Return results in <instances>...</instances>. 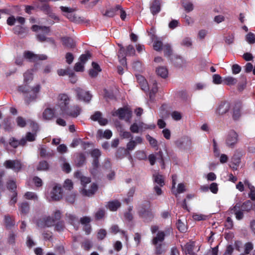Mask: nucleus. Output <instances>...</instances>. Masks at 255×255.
Returning <instances> with one entry per match:
<instances>
[{
	"mask_svg": "<svg viewBox=\"0 0 255 255\" xmlns=\"http://www.w3.org/2000/svg\"><path fill=\"white\" fill-rule=\"evenodd\" d=\"M253 208L252 202L250 200H247L242 203L238 202L232 208H230L232 214L235 215L238 220H241L244 218V212H249Z\"/></svg>",
	"mask_w": 255,
	"mask_h": 255,
	"instance_id": "obj_1",
	"label": "nucleus"
},
{
	"mask_svg": "<svg viewBox=\"0 0 255 255\" xmlns=\"http://www.w3.org/2000/svg\"><path fill=\"white\" fill-rule=\"evenodd\" d=\"M41 86L36 84L32 88L28 85L23 84L19 86L18 91L26 95V100L28 102L35 100L38 97V94L40 91Z\"/></svg>",
	"mask_w": 255,
	"mask_h": 255,
	"instance_id": "obj_2",
	"label": "nucleus"
},
{
	"mask_svg": "<svg viewBox=\"0 0 255 255\" xmlns=\"http://www.w3.org/2000/svg\"><path fill=\"white\" fill-rule=\"evenodd\" d=\"M90 154L93 160L89 171L91 175L96 178L100 174L99 158L101 155V152L99 149L95 148L91 151Z\"/></svg>",
	"mask_w": 255,
	"mask_h": 255,
	"instance_id": "obj_3",
	"label": "nucleus"
},
{
	"mask_svg": "<svg viewBox=\"0 0 255 255\" xmlns=\"http://www.w3.org/2000/svg\"><path fill=\"white\" fill-rule=\"evenodd\" d=\"M173 229L171 224L160 231V250L163 247H168L173 240Z\"/></svg>",
	"mask_w": 255,
	"mask_h": 255,
	"instance_id": "obj_4",
	"label": "nucleus"
},
{
	"mask_svg": "<svg viewBox=\"0 0 255 255\" xmlns=\"http://www.w3.org/2000/svg\"><path fill=\"white\" fill-rule=\"evenodd\" d=\"M138 213L140 217L142 218L145 222L150 221L153 218L150 209V203L147 201H145L139 206Z\"/></svg>",
	"mask_w": 255,
	"mask_h": 255,
	"instance_id": "obj_5",
	"label": "nucleus"
},
{
	"mask_svg": "<svg viewBox=\"0 0 255 255\" xmlns=\"http://www.w3.org/2000/svg\"><path fill=\"white\" fill-rule=\"evenodd\" d=\"M81 183L83 186L82 194L85 196H92L97 191L98 187L96 183H93L90 186V189H87V184L91 182V178L86 176H83L81 179Z\"/></svg>",
	"mask_w": 255,
	"mask_h": 255,
	"instance_id": "obj_6",
	"label": "nucleus"
},
{
	"mask_svg": "<svg viewBox=\"0 0 255 255\" xmlns=\"http://www.w3.org/2000/svg\"><path fill=\"white\" fill-rule=\"evenodd\" d=\"M31 29L37 33L36 37L40 42H44L51 40V39L46 37V35L50 32L49 27L33 25Z\"/></svg>",
	"mask_w": 255,
	"mask_h": 255,
	"instance_id": "obj_7",
	"label": "nucleus"
},
{
	"mask_svg": "<svg viewBox=\"0 0 255 255\" xmlns=\"http://www.w3.org/2000/svg\"><path fill=\"white\" fill-rule=\"evenodd\" d=\"M131 111L128 108H120L113 112V116H118L121 119L128 121L131 117Z\"/></svg>",
	"mask_w": 255,
	"mask_h": 255,
	"instance_id": "obj_8",
	"label": "nucleus"
},
{
	"mask_svg": "<svg viewBox=\"0 0 255 255\" xmlns=\"http://www.w3.org/2000/svg\"><path fill=\"white\" fill-rule=\"evenodd\" d=\"M3 165L6 168L11 169L15 172H19L22 168L21 163L18 160H7Z\"/></svg>",
	"mask_w": 255,
	"mask_h": 255,
	"instance_id": "obj_9",
	"label": "nucleus"
},
{
	"mask_svg": "<svg viewBox=\"0 0 255 255\" xmlns=\"http://www.w3.org/2000/svg\"><path fill=\"white\" fill-rule=\"evenodd\" d=\"M24 57L31 62H36L38 60H46L47 58V56L44 54H35L33 52L26 51L23 53Z\"/></svg>",
	"mask_w": 255,
	"mask_h": 255,
	"instance_id": "obj_10",
	"label": "nucleus"
},
{
	"mask_svg": "<svg viewBox=\"0 0 255 255\" xmlns=\"http://www.w3.org/2000/svg\"><path fill=\"white\" fill-rule=\"evenodd\" d=\"M175 144L179 148L188 149L191 146L192 141L189 137L184 136L177 140Z\"/></svg>",
	"mask_w": 255,
	"mask_h": 255,
	"instance_id": "obj_11",
	"label": "nucleus"
},
{
	"mask_svg": "<svg viewBox=\"0 0 255 255\" xmlns=\"http://www.w3.org/2000/svg\"><path fill=\"white\" fill-rule=\"evenodd\" d=\"M59 106L62 112L64 113L70 107L69 106L70 99L69 96L64 94H60L59 96Z\"/></svg>",
	"mask_w": 255,
	"mask_h": 255,
	"instance_id": "obj_12",
	"label": "nucleus"
},
{
	"mask_svg": "<svg viewBox=\"0 0 255 255\" xmlns=\"http://www.w3.org/2000/svg\"><path fill=\"white\" fill-rule=\"evenodd\" d=\"M63 196V191L61 186L56 184L51 192V198L53 201L60 200Z\"/></svg>",
	"mask_w": 255,
	"mask_h": 255,
	"instance_id": "obj_13",
	"label": "nucleus"
},
{
	"mask_svg": "<svg viewBox=\"0 0 255 255\" xmlns=\"http://www.w3.org/2000/svg\"><path fill=\"white\" fill-rule=\"evenodd\" d=\"M238 141V134L233 130H231L227 135L226 143L228 146L233 148Z\"/></svg>",
	"mask_w": 255,
	"mask_h": 255,
	"instance_id": "obj_14",
	"label": "nucleus"
},
{
	"mask_svg": "<svg viewBox=\"0 0 255 255\" xmlns=\"http://www.w3.org/2000/svg\"><path fill=\"white\" fill-rule=\"evenodd\" d=\"M81 112V108L77 105H74L69 107L63 114L73 118H76L80 114Z\"/></svg>",
	"mask_w": 255,
	"mask_h": 255,
	"instance_id": "obj_15",
	"label": "nucleus"
},
{
	"mask_svg": "<svg viewBox=\"0 0 255 255\" xmlns=\"http://www.w3.org/2000/svg\"><path fill=\"white\" fill-rule=\"evenodd\" d=\"M76 92L78 98L85 102H89L92 98V96L89 93V92L85 91L81 88H77Z\"/></svg>",
	"mask_w": 255,
	"mask_h": 255,
	"instance_id": "obj_16",
	"label": "nucleus"
},
{
	"mask_svg": "<svg viewBox=\"0 0 255 255\" xmlns=\"http://www.w3.org/2000/svg\"><path fill=\"white\" fill-rule=\"evenodd\" d=\"M230 108V104L227 102H222L216 110V114L223 115L227 113Z\"/></svg>",
	"mask_w": 255,
	"mask_h": 255,
	"instance_id": "obj_17",
	"label": "nucleus"
},
{
	"mask_svg": "<svg viewBox=\"0 0 255 255\" xmlns=\"http://www.w3.org/2000/svg\"><path fill=\"white\" fill-rule=\"evenodd\" d=\"M91 118L93 121H98L102 126H106L108 122V120L103 118L102 113L98 111L95 112L94 114L91 116Z\"/></svg>",
	"mask_w": 255,
	"mask_h": 255,
	"instance_id": "obj_18",
	"label": "nucleus"
},
{
	"mask_svg": "<svg viewBox=\"0 0 255 255\" xmlns=\"http://www.w3.org/2000/svg\"><path fill=\"white\" fill-rule=\"evenodd\" d=\"M55 112L54 109L47 108L43 112L41 118L44 121H50L53 118Z\"/></svg>",
	"mask_w": 255,
	"mask_h": 255,
	"instance_id": "obj_19",
	"label": "nucleus"
},
{
	"mask_svg": "<svg viewBox=\"0 0 255 255\" xmlns=\"http://www.w3.org/2000/svg\"><path fill=\"white\" fill-rule=\"evenodd\" d=\"M8 143L11 147L16 148L19 145H25L26 144V140L24 137L22 138L20 140H18L15 137H11L9 139Z\"/></svg>",
	"mask_w": 255,
	"mask_h": 255,
	"instance_id": "obj_20",
	"label": "nucleus"
},
{
	"mask_svg": "<svg viewBox=\"0 0 255 255\" xmlns=\"http://www.w3.org/2000/svg\"><path fill=\"white\" fill-rule=\"evenodd\" d=\"M16 122L17 125L21 127H24L26 126L27 124L30 127H35L37 126V123L30 120H29L27 121V122H26L25 120L21 117H18L17 118Z\"/></svg>",
	"mask_w": 255,
	"mask_h": 255,
	"instance_id": "obj_21",
	"label": "nucleus"
},
{
	"mask_svg": "<svg viewBox=\"0 0 255 255\" xmlns=\"http://www.w3.org/2000/svg\"><path fill=\"white\" fill-rule=\"evenodd\" d=\"M176 228L181 233H186L187 231L188 227L186 220H181L179 218L176 223Z\"/></svg>",
	"mask_w": 255,
	"mask_h": 255,
	"instance_id": "obj_22",
	"label": "nucleus"
},
{
	"mask_svg": "<svg viewBox=\"0 0 255 255\" xmlns=\"http://www.w3.org/2000/svg\"><path fill=\"white\" fill-rule=\"evenodd\" d=\"M60 8L63 12L66 13L65 15L68 19L71 21L75 20V17L73 13L75 11L74 8L66 6H61Z\"/></svg>",
	"mask_w": 255,
	"mask_h": 255,
	"instance_id": "obj_23",
	"label": "nucleus"
},
{
	"mask_svg": "<svg viewBox=\"0 0 255 255\" xmlns=\"http://www.w3.org/2000/svg\"><path fill=\"white\" fill-rule=\"evenodd\" d=\"M160 50L163 52L164 55L169 57L172 54L173 51L170 44L166 43L163 44L160 42Z\"/></svg>",
	"mask_w": 255,
	"mask_h": 255,
	"instance_id": "obj_24",
	"label": "nucleus"
},
{
	"mask_svg": "<svg viewBox=\"0 0 255 255\" xmlns=\"http://www.w3.org/2000/svg\"><path fill=\"white\" fill-rule=\"evenodd\" d=\"M4 223L7 229H10L15 225L14 218L12 216L6 215L4 217Z\"/></svg>",
	"mask_w": 255,
	"mask_h": 255,
	"instance_id": "obj_25",
	"label": "nucleus"
},
{
	"mask_svg": "<svg viewBox=\"0 0 255 255\" xmlns=\"http://www.w3.org/2000/svg\"><path fill=\"white\" fill-rule=\"evenodd\" d=\"M195 244L194 242H189L186 244L184 246L185 253L186 255H196L194 253Z\"/></svg>",
	"mask_w": 255,
	"mask_h": 255,
	"instance_id": "obj_26",
	"label": "nucleus"
},
{
	"mask_svg": "<svg viewBox=\"0 0 255 255\" xmlns=\"http://www.w3.org/2000/svg\"><path fill=\"white\" fill-rule=\"evenodd\" d=\"M121 206V203L117 200L109 201L108 202L106 207L111 211H116Z\"/></svg>",
	"mask_w": 255,
	"mask_h": 255,
	"instance_id": "obj_27",
	"label": "nucleus"
},
{
	"mask_svg": "<svg viewBox=\"0 0 255 255\" xmlns=\"http://www.w3.org/2000/svg\"><path fill=\"white\" fill-rule=\"evenodd\" d=\"M18 210L21 215H26L30 210L29 204L27 202H23L19 204Z\"/></svg>",
	"mask_w": 255,
	"mask_h": 255,
	"instance_id": "obj_28",
	"label": "nucleus"
},
{
	"mask_svg": "<svg viewBox=\"0 0 255 255\" xmlns=\"http://www.w3.org/2000/svg\"><path fill=\"white\" fill-rule=\"evenodd\" d=\"M86 161V157L83 153H79L76 155L75 162L77 167H81L83 165Z\"/></svg>",
	"mask_w": 255,
	"mask_h": 255,
	"instance_id": "obj_29",
	"label": "nucleus"
},
{
	"mask_svg": "<svg viewBox=\"0 0 255 255\" xmlns=\"http://www.w3.org/2000/svg\"><path fill=\"white\" fill-rule=\"evenodd\" d=\"M150 9L153 15L157 14L159 11V0H153L151 2Z\"/></svg>",
	"mask_w": 255,
	"mask_h": 255,
	"instance_id": "obj_30",
	"label": "nucleus"
},
{
	"mask_svg": "<svg viewBox=\"0 0 255 255\" xmlns=\"http://www.w3.org/2000/svg\"><path fill=\"white\" fill-rule=\"evenodd\" d=\"M62 42L63 45L68 49L73 48L75 46L74 40L70 37H63L62 38Z\"/></svg>",
	"mask_w": 255,
	"mask_h": 255,
	"instance_id": "obj_31",
	"label": "nucleus"
},
{
	"mask_svg": "<svg viewBox=\"0 0 255 255\" xmlns=\"http://www.w3.org/2000/svg\"><path fill=\"white\" fill-rule=\"evenodd\" d=\"M171 61L177 67H181L185 63V61L180 56L177 55L172 57Z\"/></svg>",
	"mask_w": 255,
	"mask_h": 255,
	"instance_id": "obj_32",
	"label": "nucleus"
},
{
	"mask_svg": "<svg viewBox=\"0 0 255 255\" xmlns=\"http://www.w3.org/2000/svg\"><path fill=\"white\" fill-rule=\"evenodd\" d=\"M93 68L89 71V75L92 77H95L97 76L98 73L101 71L99 65L95 63H92Z\"/></svg>",
	"mask_w": 255,
	"mask_h": 255,
	"instance_id": "obj_33",
	"label": "nucleus"
},
{
	"mask_svg": "<svg viewBox=\"0 0 255 255\" xmlns=\"http://www.w3.org/2000/svg\"><path fill=\"white\" fill-rule=\"evenodd\" d=\"M98 135L101 138L104 137L106 139H109L112 136V132L109 129H107L103 133L102 130L99 129L98 131Z\"/></svg>",
	"mask_w": 255,
	"mask_h": 255,
	"instance_id": "obj_34",
	"label": "nucleus"
},
{
	"mask_svg": "<svg viewBox=\"0 0 255 255\" xmlns=\"http://www.w3.org/2000/svg\"><path fill=\"white\" fill-rule=\"evenodd\" d=\"M182 4L185 10L188 12L191 11L194 8L193 4L190 1L183 0L182 2Z\"/></svg>",
	"mask_w": 255,
	"mask_h": 255,
	"instance_id": "obj_35",
	"label": "nucleus"
},
{
	"mask_svg": "<svg viewBox=\"0 0 255 255\" xmlns=\"http://www.w3.org/2000/svg\"><path fill=\"white\" fill-rule=\"evenodd\" d=\"M49 165L48 163L45 160H43L39 162L36 167V169L38 171L47 170L49 169Z\"/></svg>",
	"mask_w": 255,
	"mask_h": 255,
	"instance_id": "obj_36",
	"label": "nucleus"
},
{
	"mask_svg": "<svg viewBox=\"0 0 255 255\" xmlns=\"http://www.w3.org/2000/svg\"><path fill=\"white\" fill-rule=\"evenodd\" d=\"M44 220V227H51L55 222V220L52 216H48L45 218L43 219Z\"/></svg>",
	"mask_w": 255,
	"mask_h": 255,
	"instance_id": "obj_37",
	"label": "nucleus"
},
{
	"mask_svg": "<svg viewBox=\"0 0 255 255\" xmlns=\"http://www.w3.org/2000/svg\"><path fill=\"white\" fill-rule=\"evenodd\" d=\"M6 187L12 193H14V191H16V184L15 182L13 180H9L7 182Z\"/></svg>",
	"mask_w": 255,
	"mask_h": 255,
	"instance_id": "obj_38",
	"label": "nucleus"
},
{
	"mask_svg": "<svg viewBox=\"0 0 255 255\" xmlns=\"http://www.w3.org/2000/svg\"><path fill=\"white\" fill-rule=\"evenodd\" d=\"M137 79L140 83L141 89L144 91H147L148 90V87L147 82L144 78L142 76H140Z\"/></svg>",
	"mask_w": 255,
	"mask_h": 255,
	"instance_id": "obj_39",
	"label": "nucleus"
},
{
	"mask_svg": "<svg viewBox=\"0 0 255 255\" xmlns=\"http://www.w3.org/2000/svg\"><path fill=\"white\" fill-rule=\"evenodd\" d=\"M24 84L27 85V83L33 79L32 73L30 71H27L24 73Z\"/></svg>",
	"mask_w": 255,
	"mask_h": 255,
	"instance_id": "obj_40",
	"label": "nucleus"
},
{
	"mask_svg": "<svg viewBox=\"0 0 255 255\" xmlns=\"http://www.w3.org/2000/svg\"><path fill=\"white\" fill-rule=\"evenodd\" d=\"M65 215L69 224L74 225L78 222V219L75 215L68 213H66Z\"/></svg>",
	"mask_w": 255,
	"mask_h": 255,
	"instance_id": "obj_41",
	"label": "nucleus"
},
{
	"mask_svg": "<svg viewBox=\"0 0 255 255\" xmlns=\"http://www.w3.org/2000/svg\"><path fill=\"white\" fill-rule=\"evenodd\" d=\"M159 242V232H158L156 236L152 240V244L156 246L155 253L156 255H159V249L158 246V243Z\"/></svg>",
	"mask_w": 255,
	"mask_h": 255,
	"instance_id": "obj_42",
	"label": "nucleus"
},
{
	"mask_svg": "<svg viewBox=\"0 0 255 255\" xmlns=\"http://www.w3.org/2000/svg\"><path fill=\"white\" fill-rule=\"evenodd\" d=\"M126 149L124 147L119 148L116 153V156L118 158H123L126 154Z\"/></svg>",
	"mask_w": 255,
	"mask_h": 255,
	"instance_id": "obj_43",
	"label": "nucleus"
},
{
	"mask_svg": "<svg viewBox=\"0 0 255 255\" xmlns=\"http://www.w3.org/2000/svg\"><path fill=\"white\" fill-rule=\"evenodd\" d=\"M192 217L196 221H205L208 219V216L197 213L194 214Z\"/></svg>",
	"mask_w": 255,
	"mask_h": 255,
	"instance_id": "obj_44",
	"label": "nucleus"
},
{
	"mask_svg": "<svg viewBox=\"0 0 255 255\" xmlns=\"http://www.w3.org/2000/svg\"><path fill=\"white\" fill-rule=\"evenodd\" d=\"M224 81L226 84L229 86L234 85L237 82V79L232 77H227L225 78L224 80Z\"/></svg>",
	"mask_w": 255,
	"mask_h": 255,
	"instance_id": "obj_45",
	"label": "nucleus"
},
{
	"mask_svg": "<svg viewBox=\"0 0 255 255\" xmlns=\"http://www.w3.org/2000/svg\"><path fill=\"white\" fill-rule=\"evenodd\" d=\"M181 44L184 47H191L192 45L191 39L189 37H185L182 40Z\"/></svg>",
	"mask_w": 255,
	"mask_h": 255,
	"instance_id": "obj_46",
	"label": "nucleus"
},
{
	"mask_svg": "<svg viewBox=\"0 0 255 255\" xmlns=\"http://www.w3.org/2000/svg\"><path fill=\"white\" fill-rule=\"evenodd\" d=\"M245 250L244 253L245 254H249L251 251L254 249V245L252 242H247L245 244L244 246Z\"/></svg>",
	"mask_w": 255,
	"mask_h": 255,
	"instance_id": "obj_47",
	"label": "nucleus"
},
{
	"mask_svg": "<svg viewBox=\"0 0 255 255\" xmlns=\"http://www.w3.org/2000/svg\"><path fill=\"white\" fill-rule=\"evenodd\" d=\"M231 162L236 166V169H237V167L239 166L241 163V158L238 155L234 154L232 157Z\"/></svg>",
	"mask_w": 255,
	"mask_h": 255,
	"instance_id": "obj_48",
	"label": "nucleus"
},
{
	"mask_svg": "<svg viewBox=\"0 0 255 255\" xmlns=\"http://www.w3.org/2000/svg\"><path fill=\"white\" fill-rule=\"evenodd\" d=\"M120 135L122 138H132V135L130 132L125 131L124 128H120Z\"/></svg>",
	"mask_w": 255,
	"mask_h": 255,
	"instance_id": "obj_49",
	"label": "nucleus"
},
{
	"mask_svg": "<svg viewBox=\"0 0 255 255\" xmlns=\"http://www.w3.org/2000/svg\"><path fill=\"white\" fill-rule=\"evenodd\" d=\"M57 73L59 76H64L69 75V76H74V74L70 71V69L67 68L66 69H59L57 71Z\"/></svg>",
	"mask_w": 255,
	"mask_h": 255,
	"instance_id": "obj_50",
	"label": "nucleus"
},
{
	"mask_svg": "<svg viewBox=\"0 0 255 255\" xmlns=\"http://www.w3.org/2000/svg\"><path fill=\"white\" fill-rule=\"evenodd\" d=\"M92 246V242L89 240H86L82 243V247L85 251H89Z\"/></svg>",
	"mask_w": 255,
	"mask_h": 255,
	"instance_id": "obj_51",
	"label": "nucleus"
},
{
	"mask_svg": "<svg viewBox=\"0 0 255 255\" xmlns=\"http://www.w3.org/2000/svg\"><path fill=\"white\" fill-rule=\"evenodd\" d=\"M119 10L116 8V6L107 10L105 14L109 17H113L118 13L117 12L119 11Z\"/></svg>",
	"mask_w": 255,
	"mask_h": 255,
	"instance_id": "obj_52",
	"label": "nucleus"
},
{
	"mask_svg": "<svg viewBox=\"0 0 255 255\" xmlns=\"http://www.w3.org/2000/svg\"><path fill=\"white\" fill-rule=\"evenodd\" d=\"M105 215V210L103 209H99L95 213V217L96 220H99L102 219Z\"/></svg>",
	"mask_w": 255,
	"mask_h": 255,
	"instance_id": "obj_53",
	"label": "nucleus"
},
{
	"mask_svg": "<svg viewBox=\"0 0 255 255\" xmlns=\"http://www.w3.org/2000/svg\"><path fill=\"white\" fill-rule=\"evenodd\" d=\"M136 158L139 160H146L147 155L145 152L143 151H137L135 153Z\"/></svg>",
	"mask_w": 255,
	"mask_h": 255,
	"instance_id": "obj_54",
	"label": "nucleus"
},
{
	"mask_svg": "<svg viewBox=\"0 0 255 255\" xmlns=\"http://www.w3.org/2000/svg\"><path fill=\"white\" fill-rule=\"evenodd\" d=\"M76 197V194L74 193L67 194L66 197V200L70 204H73L75 201Z\"/></svg>",
	"mask_w": 255,
	"mask_h": 255,
	"instance_id": "obj_55",
	"label": "nucleus"
},
{
	"mask_svg": "<svg viewBox=\"0 0 255 255\" xmlns=\"http://www.w3.org/2000/svg\"><path fill=\"white\" fill-rule=\"evenodd\" d=\"M24 197L28 200H37L38 197L36 194L32 192H27L24 194Z\"/></svg>",
	"mask_w": 255,
	"mask_h": 255,
	"instance_id": "obj_56",
	"label": "nucleus"
},
{
	"mask_svg": "<svg viewBox=\"0 0 255 255\" xmlns=\"http://www.w3.org/2000/svg\"><path fill=\"white\" fill-rule=\"evenodd\" d=\"M63 187L69 191L72 190L73 188V184L71 180L67 179L64 182Z\"/></svg>",
	"mask_w": 255,
	"mask_h": 255,
	"instance_id": "obj_57",
	"label": "nucleus"
},
{
	"mask_svg": "<svg viewBox=\"0 0 255 255\" xmlns=\"http://www.w3.org/2000/svg\"><path fill=\"white\" fill-rule=\"evenodd\" d=\"M152 88L150 92V98H152V94H154L158 92L157 83L155 80L152 81Z\"/></svg>",
	"mask_w": 255,
	"mask_h": 255,
	"instance_id": "obj_58",
	"label": "nucleus"
},
{
	"mask_svg": "<svg viewBox=\"0 0 255 255\" xmlns=\"http://www.w3.org/2000/svg\"><path fill=\"white\" fill-rule=\"evenodd\" d=\"M64 227V222L62 221H59L55 225V230L60 232L63 231Z\"/></svg>",
	"mask_w": 255,
	"mask_h": 255,
	"instance_id": "obj_59",
	"label": "nucleus"
},
{
	"mask_svg": "<svg viewBox=\"0 0 255 255\" xmlns=\"http://www.w3.org/2000/svg\"><path fill=\"white\" fill-rule=\"evenodd\" d=\"M36 136V134L35 133H33L30 132H28L26 134L25 137H24V138H25V139L26 140V142L27 141H33L35 140Z\"/></svg>",
	"mask_w": 255,
	"mask_h": 255,
	"instance_id": "obj_60",
	"label": "nucleus"
},
{
	"mask_svg": "<svg viewBox=\"0 0 255 255\" xmlns=\"http://www.w3.org/2000/svg\"><path fill=\"white\" fill-rule=\"evenodd\" d=\"M246 40L250 44H253L255 42V36L252 33L250 32L246 35Z\"/></svg>",
	"mask_w": 255,
	"mask_h": 255,
	"instance_id": "obj_61",
	"label": "nucleus"
},
{
	"mask_svg": "<svg viewBox=\"0 0 255 255\" xmlns=\"http://www.w3.org/2000/svg\"><path fill=\"white\" fill-rule=\"evenodd\" d=\"M185 191V187L183 183H179L178 185L177 191L176 193H174V194L177 196V194H180Z\"/></svg>",
	"mask_w": 255,
	"mask_h": 255,
	"instance_id": "obj_62",
	"label": "nucleus"
},
{
	"mask_svg": "<svg viewBox=\"0 0 255 255\" xmlns=\"http://www.w3.org/2000/svg\"><path fill=\"white\" fill-rule=\"evenodd\" d=\"M74 69L76 72H83L84 70V65L79 61L75 64Z\"/></svg>",
	"mask_w": 255,
	"mask_h": 255,
	"instance_id": "obj_63",
	"label": "nucleus"
},
{
	"mask_svg": "<svg viewBox=\"0 0 255 255\" xmlns=\"http://www.w3.org/2000/svg\"><path fill=\"white\" fill-rule=\"evenodd\" d=\"M91 57V55L89 53L87 52L85 54L82 55L80 58V62L82 63L83 65L85 64V63L87 62V61Z\"/></svg>",
	"mask_w": 255,
	"mask_h": 255,
	"instance_id": "obj_64",
	"label": "nucleus"
}]
</instances>
